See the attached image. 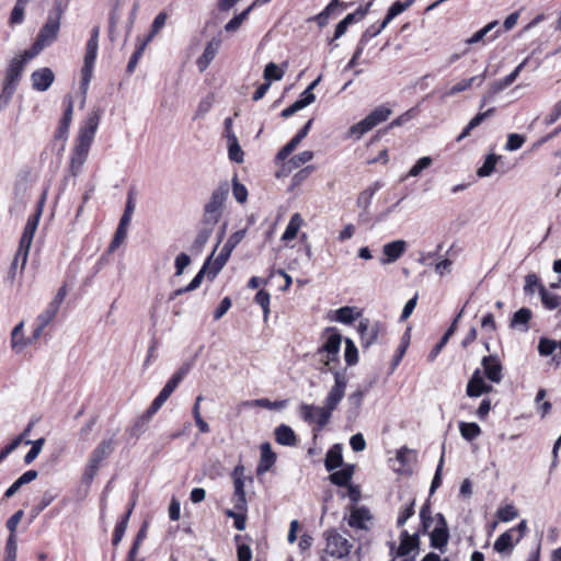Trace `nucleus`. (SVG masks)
Instances as JSON below:
<instances>
[{"instance_id":"nucleus-1","label":"nucleus","mask_w":561,"mask_h":561,"mask_svg":"<svg viewBox=\"0 0 561 561\" xmlns=\"http://www.w3.org/2000/svg\"><path fill=\"white\" fill-rule=\"evenodd\" d=\"M346 386L347 380L345 376L342 373H336L334 374V385L325 397L323 407L308 403L299 405L300 417L309 424H314L312 428L314 438L329 424L333 411L345 396Z\"/></svg>"},{"instance_id":"nucleus-2","label":"nucleus","mask_w":561,"mask_h":561,"mask_svg":"<svg viewBox=\"0 0 561 561\" xmlns=\"http://www.w3.org/2000/svg\"><path fill=\"white\" fill-rule=\"evenodd\" d=\"M101 115L102 111L100 108L93 110L79 129L75 147L70 154L69 170L72 176L79 175L88 159Z\"/></svg>"},{"instance_id":"nucleus-3","label":"nucleus","mask_w":561,"mask_h":561,"mask_svg":"<svg viewBox=\"0 0 561 561\" xmlns=\"http://www.w3.org/2000/svg\"><path fill=\"white\" fill-rule=\"evenodd\" d=\"M188 373L187 366L180 367L167 381L159 394L153 399L149 408L137 417L133 425L127 430L130 437H140L147 430L153 415L161 409L164 402L171 397L181 381Z\"/></svg>"},{"instance_id":"nucleus-4","label":"nucleus","mask_w":561,"mask_h":561,"mask_svg":"<svg viewBox=\"0 0 561 561\" xmlns=\"http://www.w3.org/2000/svg\"><path fill=\"white\" fill-rule=\"evenodd\" d=\"M69 0H55L53 9L49 11L45 24L41 27L31 49L27 50V57H34L44 48L49 46L58 37L60 20L68 9Z\"/></svg>"},{"instance_id":"nucleus-5","label":"nucleus","mask_w":561,"mask_h":561,"mask_svg":"<svg viewBox=\"0 0 561 561\" xmlns=\"http://www.w3.org/2000/svg\"><path fill=\"white\" fill-rule=\"evenodd\" d=\"M327 335L324 343L317 350V354L322 355L321 363L327 367L333 376L340 373L335 366L340 364V348L342 335L336 328H327L323 336Z\"/></svg>"},{"instance_id":"nucleus-6","label":"nucleus","mask_w":561,"mask_h":561,"mask_svg":"<svg viewBox=\"0 0 561 561\" xmlns=\"http://www.w3.org/2000/svg\"><path fill=\"white\" fill-rule=\"evenodd\" d=\"M32 57H27V50L20 57H14L5 69V77L3 81L0 100L4 103H9L18 88V84L22 78L26 62Z\"/></svg>"},{"instance_id":"nucleus-7","label":"nucleus","mask_w":561,"mask_h":561,"mask_svg":"<svg viewBox=\"0 0 561 561\" xmlns=\"http://www.w3.org/2000/svg\"><path fill=\"white\" fill-rule=\"evenodd\" d=\"M228 193L229 185L227 182L220 183L214 190L208 203L204 207L203 225H216L219 221Z\"/></svg>"},{"instance_id":"nucleus-8","label":"nucleus","mask_w":561,"mask_h":561,"mask_svg":"<svg viewBox=\"0 0 561 561\" xmlns=\"http://www.w3.org/2000/svg\"><path fill=\"white\" fill-rule=\"evenodd\" d=\"M114 451V439L106 438L99 443V445L92 450L88 462L84 467L83 479L87 482H91L98 474L103 462Z\"/></svg>"},{"instance_id":"nucleus-9","label":"nucleus","mask_w":561,"mask_h":561,"mask_svg":"<svg viewBox=\"0 0 561 561\" xmlns=\"http://www.w3.org/2000/svg\"><path fill=\"white\" fill-rule=\"evenodd\" d=\"M391 115V110L385 105H380L371 111L365 118L351 126L348 134L351 137L359 139L363 135L386 122Z\"/></svg>"},{"instance_id":"nucleus-10","label":"nucleus","mask_w":561,"mask_h":561,"mask_svg":"<svg viewBox=\"0 0 561 561\" xmlns=\"http://www.w3.org/2000/svg\"><path fill=\"white\" fill-rule=\"evenodd\" d=\"M100 27L94 26L87 42L84 61L81 69V88H87L92 79L99 48Z\"/></svg>"},{"instance_id":"nucleus-11","label":"nucleus","mask_w":561,"mask_h":561,"mask_svg":"<svg viewBox=\"0 0 561 561\" xmlns=\"http://www.w3.org/2000/svg\"><path fill=\"white\" fill-rule=\"evenodd\" d=\"M323 538L325 541L324 551L332 558L343 559L348 557L353 545L342 536L335 528L324 530Z\"/></svg>"},{"instance_id":"nucleus-12","label":"nucleus","mask_w":561,"mask_h":561,"mask_svg":"<svg viewBox=\"0 0 561 561\" xmlns=\"http://www.w3.org/2000/svg\"><path fill=\"white\" fill-rule=\"evenodd\" d=\"M435 527L428 533L430 545L432 548L437 549L440 552H445L450 538L448 524L442 513H437L435 515Z\"/></svg>"},{"instance_id":"nucleus-13","label":"nucleus","mask_w":561,"mask_h":561,"mask_svg":"<svg viewBox=\"0 0 561 561\" xmlns=\"http://www.w3.org/2000/svg\"><path fill=\"white\" fill-rule=\"evenodd\" d=\"M386 332L383 323L376 321L370 323L369 319H363L358 323V333L360 337V345L363 348H368L375 344L379 336Z\"/></svg>"},{"instance_id":"nucleus-14","label":"nucleus","mask_w":561,"mask_h":561,"mask_svg":"<svg viewBox=\"0 0 561 561\" xmlns=\"http://www.w3.org/2000/svg\"><path fill=\"white\" fill-rule=\"evenodd\" d=\"M44 202L45 195L39 201L36 211L27 218L26 225L19 241V243H21V253L25 254L26 251H30L34 234L42 217Z\"/></svg>"},{"instance_id":"nucleus-15","label":"nucleus","mask_w":561,"mask_h":561,"mask_svg":"<svg viewBox=\"0 0 561 561\" xmlns=\"http://www.w3.org/2000/svg\"><path fill=\"white\" fill-rule=\"evenodd\" d=\"M64 113L58 122V126L55 130L54 137L56 140H66L68 138V131L72 122L73 114V100L71 95H66L62 100Z\"/></svg>"},{"instance_id":"nucleus-16","label":"nucleus","mask_w":561,"mask_h":561,"mask_svg":"<svg viewBox=\"0 0 561 561\" xmlns=\"http://www.w3.org/2000/svg\"><path fill=\"white\" fill-rule=\"evenodd\" d=\"M400 543L396 549L397 557H407L411 552L415 551V554L420 550L421 537L420 533L410 534L407 529H403L399 536Z\"/></svg>"},{"instance_id":"nucleus-17","label":"nucleus","mask_w":561,"mask_h":561,"mask_svg":"<svg viewBox=\"0 0 561 561\" xmlns=\"http://www.w3.org/2000/svg\"><path fill=\"white\" fill-rule=\"evenodd\" d=\"M493 391V386L490 385V383H486L483 376H482V371L477 368L468 383H467V387H466V394L470 398H478L484 393H490Z\"/></svg>"},{"instance_id":"nucleus-18","label":"nucleus","mask_w":561,"mask_h":561,"mask_svg":"<svg viewBox=\"0 0 561 561\" xmlns=\"http://www.w3.org/2000/svg\"><path fill=\"white\" fill-rule=\"evenodd\" d=\"M481 366L485 378L494 383H500L503 379V365L496 355L482 357Z\"/></svg>"},{"instance_id":"nucleus-19","label":"nucleus","mask_w":561,"mask_h":561,"mask_svg":"<svg viewBox=\"0 0 561 561\" xmlns=\"http://www.w3.org/2000/svg\"><path fill=\"white\" fill-rule=\"evenodd\" d=\"M59 307L54 302H49L43 312L36 317L35 328L33 330V339L37 340L43 334L44 330L54 321L56 318Z\"/></svg>"},{"instance_id":"nucleus-20","label":"nucleus","mask_w":561,"mask_h":561,"mask_svg":"<svg viewBox=\"0 0 561 561\" xmlns=\"http://www.w3.org/2000/svg\"><path fill=\"white\" fill-rule=\"evenodd\" d=\"M373 515L366 506H353L347 518L351 528L359 530H368L367 523L371 522Z\"/></svg>"},{"instance_id":"nucleus-21","label":"nucleus","mask_w":561,"mask_h":561,"mask_svg":"<svg viewBox=\"0 0 561 561\" xmlns=\"http://www.w3.org/2000/svg\"><path fill=\"white\" fill-rule=\"evenodd\" d=\"M407 251V242L404 240H396L388 242L382 247L383 256L380 257L381 264H390L398 261Z\"/></svg>"},{"instance_id":"nucleus-22","label":"nucleus","mask_w":561,"mask_h":561,"mask_svg":"<svg viewBox=\"0 0 561 561\" xmlns=\"http://www.w3.org/2000/svg\"><path fill=\"white\" fill-rule=\"evenodd\" d=\"M32 88L36 91H46L53 84L55 75L50 68L44 67L31 75Z\"/></svg>"},{"instance_id":"nucleus-23","label":"nucleus","mask_w":561,"mask_h":561,"mask_svg":"<svg viewBox=\"0 0 561 561\" xmlns=\"http://www.w3.org/2000/svg\"><path fill=\"white\" fill-rule=\"evenodd\" d=\"M221 41L218 38H213L207 43L204 53L197 58L196 65L201 72L205 71L209 64L214 60L217 55V51L220 47Z\"/></svg>"},{"instance_id":"nucleus-24","label":"nucleus","mask_w":561,"mask_h":561,"mask_svg":"<svg viewBox=\"0 0 561 561\" xmlns=\"http://www.w3.org/2000/svg\"><path fill=\"white\" fill-rule=\"evenodd\" d=\"M261 457L256 468L257 474H263L271 470L276 462V454L272 450L270 443H263L260 447Z\"/></svg>"},{"instance_id":"nucleus-25","label":"nucleus","mask_w":561,"mask_h":561,"mask_svg":"<svg viewBox=\"0 0 561 561\" xmlns=\"http://www.w3.org/2000/svg\"><path fill=\"white\" fill-rule=\"evenodd\" d=\"M134 505H135L134 503L130 504L128 510L122 515L121 519L115 525V528H114V531L112 535V545L114 548H116L121 543V541L125 535L130 515L134 510Z\"/></svg>"},{"instance_id":"nucleus-26","label":"nucleus","mask_w":561,"mask_h":561,"mask_svg":"<svg viewBox=\"0 0 561 561\" xmlns=\"http://www.w3.org/2000/svg\"><path fill=\"white\" fill-rule=\"evenodd\" d=\"M515 543L512 530H506L497 537L493 545V549L501 554L510 556L514 550Z\"/></svg>"},{"instance_id":"nucleus-27","label":"nucleus","mask_w":561,"mask_h":561,"mask_svg":"<svg viewBox=\"0 0 561 561\" xmlns=\"http://www.w3.org/2000/svg\"><path fill=\"white\" fill-rule=\"evenodd\" d=\"M485 79V72L473 76L469 79H463L454 84L448 91L445 92L444 96H454L460 92L470 89L473 84L481 85Z\"/></svg>"},{"instance_id":"nucleus-28","label":"nucleus","mask_w":561,"mask_h":561,"mask_svg":"<svg viewBox=\"0 0 561 561\" xmlns=\"http://www.w3.org/2000/svg\"><path fill=\"white\" fill-rule=\"evenodd\" d=\"M348 3L341 2L340 0H331L330 3L316 16L311 20L317 22L320 27H323L328 24V20L331 14L335 13L336 9L341 8L342 10L346 9Z\"/></svg>"},{"instance_id":"nucleus-29","label":"nucleus","mask_w":561,"mask_h":561,"mask_svg":"<svg viewBox=\"0 0 561 561\" xmlns=\"http://www.w3.org/2000/svg\"><path fill=\"white\" fill-rule=\"evenodd\" d=\"M496 112V108L495 107H490L488 108L486 111L484 112H480L478 113L474 117H472L470 119V122L467 124V126L462 129V131L460 133V135L457 137V141H461L462 139H465L466 137H468L471 133L472 129H474L476 127H478L484 119L493 116Z\"/></svg>"},{"instance_id":"nucleus-30","label":"nucleus","mask_w":561,"mask_h":561,"mask_svg":"<svg viewBox=\"0 0 561 561\" xmlns=\"http://www.w3.org/2000/svg\"><path fill=\"white\" fill-rule=\"evenodd\" d=\"M383 186L381 181H376L371 185H369L366 190L359 193L357 197V206L363 210L367 211L374 195L377 191H379Z\"/></svg>"},{"instance_id":"nucleus-31","label":"nucleus","mask_w":561,"mask_h":561,"mask_svg":"<svg viewBox=\"0 0 561 561\" xmlns=\"http://www.w3.org/2000/svg\"><path fill=\"white\" fill-rule=\"evenodd\" d=\"M275 440L283 446H295L297 443L296 434L291 427L282 424L275 428Z\"/></svg>"},{"instance_id":"nucleus-32","label":"nucleus","mask_w":561,"mask_h":561,"mask_svg":"<svg viewBox=\"0 0 561 561\" xmlns=\"http://www.w3.org/2000/svg\"><path fill=\"white\" fill-rule=\"evenodd\" d=\"M215 226L216 225H203V227L198 230V232L192 243V247H191L192 252L198 253L202 251V249L204 248V245L207 243L208 239L210 238Z\"/></svg>"},{"instance_id":"nucleus-33","label":"nucleus","mask_w":561,"mask_h":561,"mask_svg":"<svg viewBox=\"0 0 561 561\" xmlns=\"http://www.w3.org/2000/svg\"><path fill=\"white\" fill-rule=\"evenodd\" d=\"M343 463L342 447L333 445L327 453L324 465L328 471H332Z\"/></svg>"},{"instance_id":"nucleus-34","label":"nucleus","mask_w":561,"mask_h":561,"mask_svg":"<svg viewBox=\"0 0 561 561\" xmlns=\"http://www.w3.org/2000/svg\"><path fill=\"white\" fill-rule=\"evenodd\" d=\"M354 474L353 466H346L339 471L332 472L329 477L332 484L337 486H347Z\"/></svg>"},{"instance_id":"nucleus-35","label":"nucleus","mask_w":561,"mask_h":561,"mask_svg":"<svg viewBox=\"0 0 561 561\" xmlns=\"http://www.w3.org/2000/svg\"><path fill=\"white\" fill-rule=\"evenodd\" d=\"M304 220L300 214L296 213L290 217V220L282 236L283 241H290L297 237V233L302 225Z\"/></svg>"},{"instance_id":"nucleus-36","label":"nucleus","mask_w":561,"mask_h":561,"mask_svg":"<svg viewBox=\"0 0 561 561\" xmlns=\"http://www.w3.org/2000/svg\"><path fill=\"white\" fill-rule=\"evenodd\" d=\"M232 502L234 510H244L248 506L243 481L238 480L233 482Z\"/></svg>"},{"instance_id":"nucleus-37","label":"nucleus","mask_w":561,"mask_h":561,"mask_svg":"<svg viewBox=\"0 0 561 561\" xmlns=\"http://www.w3.org/2000/svg\"><path fill=\"white\" fill-rule=\"evenodd\" d=\"M410 340H411V334H410V329H408L402 337H401V341H400V344L399 346L397 347L396 350V353L392 357V360H391V366L392 368H397L399 366V364L401 363L402 358L404 357L407 351H408V347L410 345Z\"/></svg>"},{"instance_id":"nucleus-38","label":"nucleus","mask_w":561,"mask_h":561,"mask_svg":"<svg viewBox=\"0 0 561 561\" xmlns=\"http://www.w3.org/2000/svg\"><path fill=\"white\" fill-rule=\"evenodd\" d=\"M539 295L545 309L554 310L561 306V296L548 291L545 286H540Z\"/></svg>"},{"instance_id":"nucleus-39","label":"nucleus","mask_w":561,"mask_h":561,"mask_svg":"<svg viewBox=\"0 0 561 561\" xmlns=\"http://www.w3.org/2000/svg\"><path fill=\"white\" fill-rule=\"evenodd\" d=\"M459 432L463 439L471 442L481 435V427L474 422H460Z\"/></svg>"},{"instance_id":"nucleus-40","label":"nucleus","mask_w":561,"mask_h":561,"mask_svg":"<svg viewBox=\"0 0 561 561\" xmlns=\"http://www.w3.org/2000/svg\"><path fill=\"white\" fill-rule=\"evenodd\" d=\"M388 24L385 23V21H380V22H376L371 25H369L364 32L363 34L360 35V38H359V42H358V45L365 47L368 42L376 37L379 33H381V31L387 26Z\"/></svg>"},{"instance_id":"nucleus-41","label":"nucleus","mask_w":561,"mask_h":561,"mask_svg":"<svg viewBox=\"0 0 561 561\" xmlns=\"http://www.w3.org/2000/svg\"><path fill=\"white\" fill-rule=\"evenodd\" d=\"M525 64H526V60L520 62L510 75H507L504 78H502L501 80L496 81L493 85L494 93L502 91V90L506 89L507 87H510L511 84H513V82L517 79L520 71L525 67Z\"/></svg>"},{"instance_id":"nucleus-42","label":"nucleus","mask_w":561,"mask_h":561,"mask_svg":"<svg viewBox=\"0 0 561 561\" xmlns=\"http://www.w3.org/2000/svg\"><path fill=\"white\" fill-rule=\"evenodd\" d=\"M34 341L35 340L33 339V334L28 339L23 337V322L15 325V328L13 329V331L11 333L12 347H14V348L15 347L23 348L26 345L32 344Z\"/></svg>"},{"instance_id":"nucleus-43","label":"nucleus","mask_w":561,"mask_h":561,"mask_svg":"<svg viewBox=\"0 0 561 561\" xmlns=\"http://www.w3.org/2000/svg\"><path fill=\"white\" fill-rule=\"evenodd\" d=\"M247 511H248V506H245L244 510H226L225 511V515L227 517H230L233 519V526L236 529L238 530H243L245 529V525H247Z\"/></svg>"},{"instance_id":"nucleus-44","label":"nucleus","mask_w":561,"mask_h":561,"mask_svg":"<svg viewBox=\"0 0 561 561\" xmlns=\"http://www.w3.org/2000/svg\"><path fill=\"white\" fill-rule=\"evenodd\" d=\"M202 400H203V397L199 394L195 400L194 407L192 409V413H193V417L195 420V424L198 427L199 432L205 434V433H209L210 428H209V425L207 424V422L202 417V414H201L199 404H201Z\"/></svg>"},{"instance_id":"nucleus-45","label":"nucleus","mask_w":561,"mask_h":561,"mask_svg":"<svg viewBox=\"0 0 561 561\" xmlns=\"http://www.w3.org/2000/svg\"><path fill=\"white\" fill-rule=\"evenodd\" d=\"M228 154L231 161H234L237 163H241L243 161L244 153L234 135L230 136L228 140Z\"/></svg>"},{"instance_id":"nucleus-46","label":"nucleus","mask_w":561,"mask_h":561,"mask_svg":"<svg viewBox=\"0 0 561 561\" xmlns=\"http://www.w3.org/2000/svg\"><path fill=\"white\" fill-rule=\"evenodd\" d=\"M533 317V312L528 308H520L517 310L511 320V327L524 325L525 330L528 329V323Z\"/></svg>"},{"instance_id":"nucleus-47","label":"nucleus","mask_w":561,"mask_h":561,"mask_svg":"<svg viewBox=\"0 0 561 561\" xmlns=\"http://www.w3.org/2000/svg\"><path fill=\"white\" fill-rule=\"evenodd\" d=\"M231 250L232 249L229 248L228 244H225V247L221 249L220 253L217 255L213 263L211 270L209 271V274H213V277L216 276V274L225 266L230 256Z\"/></svg>"},{"instance_id":"nucleus-48","label":"nucleus","mask_w":561,"mask_h":561,"mask_svg":"<svg viewBox=\"0 0 561 561\" xmlns=\"http://www.w3.org/2000/svg\"><path fill=\"white\" fill-rule=\"evenodd\" d=\"M301 139L296 135L277 152L276 162L285 161L299 146Z\"/></svg>"},{"instance_id":"nucleus-49","label":"nucleus","mask_w":561,"mask_h":561,"mask_svg":"<svg viewBox=\"0 0 561 561\" xmlns=\"http://www.w3.org/2000/svg\"><path fill=\"white\" fill-rule=\"evenodd\" d=\"M344 359L347 366H354L358 362V350L351 339H345Z\"/></svg>"},{"instance_id":"nucleus-50","label":"nucleus","mask_w":561,"mask_h":561,"mask_svg":"<svg viewBox=\"0 0 561 561\" xmlns=\"http://www.w3.org/2000/svg\"><path fill=\"white\" fill-rule=\"evenodd\" d=\"M557 347L558 342L556 340L546 336L539 339L538 353L540 356L547 357L552 355Z\"/></svg>"},{"instance_id":"nucleus-51","label":"nucleus","mask_w":561,"mask_h":561,"mask_svg":"<svg viewBox=\"0 0 561 561\" xmlns=\"http://www.w3.org/2000/svg\"><path fill=\"white\" fill-rule=\"evenodd\" d=\"M499 157L494 153L488 154L483 164L478 169L477 174L480 178H485L491 175V173L495 170V165L497 163Z\"/></svg>"},{"instance_id":"nucleus-52","label":"nucleus","mask_w":561,"mask_h":561,"mask_svg":"<svg viewBox=\"0 0 561 561\" xmlns=\"http://www.w3.org/2000/svg\"><path fill=\"white\" fill-rule=\"evenodd\" d=\"M205 271H206V265H204L202 267V270L194 276V278L191 280V283L188 285L176 289L174 291V296H180V295H183L185 293H188V291H192V290H195L196 288H198L203 282Z\"/></svg>"},{"instance_id":"nucleus-53","label":"nucleus","mask_w":561,"mask_h":561,"mask_svg":"<svg viewBox=\"0 0 561 561\" xmlns=\"http://www.w3.org/2000/svg\"><path fill=\"white\" fill-rule=\"evenodd\" d=\"M205 271H206V265H204L202 267V270L194 276V278L191 280V283L188 285L176 289L174 291V296H180V295H183L185 293H188V291H192V290H195L196 288H198L203 282Z\"/></svg>"},{"instance_id":"nucleus-54","label":"nucleus","mask_w":561,"mask_h":561,"mask_svg":"<svg viewBox=\"0 0 561 561\" xmlns=\"http://www.w3.org/2000/svg\"><path fill=\"white\" fill-rule=\"evenodd\" d=\"M270 301L271 295L265 289H260L254 297V302L261 306L263 310L264 320H267V317L270 314Z\"/></svg>"},{"instance_id":"nucleus-55","label":"nucleus","mask_w":561,"mask_h":561,"mask_svg":"<svg viewBox=\"0 0 561 561\" xmlns=\"http://www.w3.org/2000/svg\"><path fill=\"white\" fill-rule=\"evenodd\" d=\"M18 556V538L9 536L4 546L3 561H16Z\"/></svg>"},{"instance_id":"nucleus-56","label":"nucleus","mask_w":561,"mask_h":561,"mask_svg":"<svg viewBox=\"0 0 561 561\" xmlns=\"http://www.w3.org/2000/svg\"><path fill=\"white\" fill-rule=\"evenodd\" d=\"M284 70L280 69L276 64L270 62L265 66L264 69V80L271 84L273 80L278 81L283 78Z\"/></svg>"},{"instance_id":"nucleus-57","label":"nucleus","mask_w":561,"mask_h":561,"mask_svg":"<svg viewBox=\"0 0 561 561\" xmlns=\"http://www.w3.org/2000/svg\"><path fill=\"white\" fill-rule=\"evenodd\" d=\"M415 500H412L410 503L405 504L403 507L399 510L398 518H397V527L401 528L405 525L407 520L412 517L415 513L414 510Z\"/></svg>"},{"instance_id":"nucleus-58","label":"nucleus","mask_w":561,"mask_h":561,"mask_svg":"<svg viewBox=\"0 0 561 561\" xmlns=\"http://www.w3.org/2000/svg\"><path fill=\"white\" fill-rule=\"evenodd\" d=\"M517 516H518V511L513 504H506L504 506H501L496 511V517L501 522H504V523L511 522V520L515 519Z\"/></svg>"},{"instance_id":"nucleus-59","label":"nucleus","mask_w":561,"mask_h":561,"mask_svg":"<svg viewBox=\"0 0 561 561\" xmlns=\"http://www.w3.org/2000/svg\"><path fill=\"white\" fill-rule=\"evenodd\" d=\"M540 286H543V284L535 273H530L525 276L524 291L526 295H533L535 293V288H537L540 294Z\"/></svg>"},{"instance_id":"nucleus-60","label":"nucleus","mask_w":561,"mask_h":561,"mask_svg":"<svg viewBox=\"0 0 561 561\" xmlns=\"http://www.w3.org/2000/svg\"><path fill=\"white\" fill-rule=\"evenodd\" d=\"M355 23V19H354V15H346L342 21H340L337 23V25L335 26V31H334V35L333 37L330 39V44L340 38L341 36H343L346 31H347V27L351 25V24H354Z\"/></svg>"},{"instance_id":"nucleus-61","label":"nucleus","mask_w":561,"mask_h":561,"mask_svg":"<svg viewBox=\"0 0 561 561\" xmlns=\"http://www.w3.org/2000/svg\"><path fill=\"white\" fill-rule=\"evenodd\" d=\"M25 8L26 5L15 2L9 19L10 25H18L24 21Z\"/></svg>"},{"instance_id":"nucleus-62","label":"nucleus","mask_w":561,"mask_h":561,"mask_svg":"<svg viewBox=\"0 0 561 561\" xmlns=\"http://www.w3.org/2000/svg\"><path fill=\"white\" fill-rule=\"evenodd\" d=\"M433 160L431 157H422L410 169L408 176L416 178L419 176L423 170L431 167Z\"/></svg>"},{"instance_id":"nucleus-63","label":"nucleus","mask_w":561,"mask_h":561,"mask_svg":"<svg viewBox=\"0 0 561 561\" xmlns=\"http://www.w3.org/2000/svg\"><path fill=\"white\" fill-rule=\"evenodd\" d=\"M405 10H407V8L404 7L403 2H401V1L393 2L389 7V9L386 13V16L383 18L385 23L389 24L396 16H398Z\"/></svg>"},{"instance_id":"nucleus-64","label":"nucleus","mask_w":561,"mask_h":561,"mask_svg":"<svg viewBox=\"0 0 561 561\" xmlns=\"http://www.w3.org/2000/svg\"><path fill=\"white\" fill-rule=\"evenodd\" d=\"M126 237H127V230L117 227L115 234L108 245V252H111V253L115 252L121 247V244L125 241Z\"/></svg>"}]
</instances>
